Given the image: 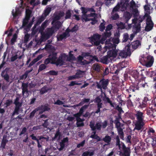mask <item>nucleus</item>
Listing matches in <instances>:
<instances>
[{"label": "nucleus", "mask_w": 156, "mask_h": 156, "mask_svg": "<svg viewBox=\"0 0 156 156\" xmlns=\"http://www.w3.org/2000/svg\"><path fill=\"white\" fill-rule=\"evenodd\" d=\"M66 57L67 55L65 53H61L58 58L57 52L54 51H50L48 58L44 61V64H42L39 66L38 70V72L45 69L47 67L46 65L49 63L55 64L57 66L63 65Z\"/></svg>", "instance_id": "1"}, {"label": "nucleus", "mask_w": 156, "mask_h": 156, "mask_svg": "<svg viewBox=\"0 0 156 156\" xmlns=\"http://www.w3.org/2000/svg\"><path fill=\"white\" fill-rule=\"evenodd\" d=\"M144 113L140 110L135 111L134 115L136 118V121L135 124L134 129L138 131L141 130L145 125Z\"/></svg>", "instance_id": "2"}, {"label": "nucleus", "mask_w": 156, "mask_h": 156, "mask_svg": "<svg viewBox=\"0 0 156 156\" xmlns=\"http://www.w3.org/2000/svg\"><path fill=\"white\" fill-rule=\"evenodd\" d=\"M109 83V80L108 79L102 78L99 82H96L97 86L98 89L101 90L103 88L104 90H106L108 88Z\"/></svg>", "instance_id": "3"}, {"label": "nucleus", "mask_w": 156, "mask_h": 156, "mask_svg": "<svg viewBox=\"0 0 156 156\" xmlns=\"http://www.w3.org/2000/svg\"><path fill=\"white\" fill-rule=\"evenodd\" d=\"M145 65L147 67H151L153 64L154 58L153 56L148 55L146 57L144 58Z\"/></svg>", "instance_id": "4"}, {"label": "nucleus", "mask_w": 156, "mask_h": 156, "mask_svg": "<svg viewBox=\"0 0 156 156\" xmlns=\"http://www.w3.org/2000/svg\"><path fill=\"white\" fill-rule=\"evenodd\" d=\"M122 151H119L120 156H129L130 149L129 148L126 147L123 143L122 144Z\"/></svg>", "instance_id": "5"}, {"label": "nucleus", "mask_w": 156, "mask_h": 156, "mask_svg": "<svg viewBox=\"0 0 156 156\" xmlns=\"http://www.w3.org/2000/svg\"><path fill=\"white\" fill-rule=\"evenodd\" d=\"M89 126L92 131H95L96 130L100 131L101 130L102 127L100 123L99 122H97L95 125L94 123L92 122H90Z\"/></svg>", "instance_id": "6"}, {"label": "nucleus", "mask_w": 156, "mask_h": 156, "mask_svg": "<svg viewBox=\"0 0 156 156\" xmlns=\"http://www.w3.org/2000/svg\"><path fill=\"white\" fill-rule=\"evenodd\" d=\"M120 34L119 32H116L114 34V37L112 39L111 42L115 45L118 44L119 42V38Z\"/></svg>", "instance_id": "7"}, {"label": "nucleus", "mask_w": 156, "mask_h": 156, "mask_svg": "<svg viewBox=\"0 0 156 156\" xmlns=\"http://www.w3.org/2000/svg\"><path fill=\"white\" fill-rule=\"evenodd\" d=\"M118 52V51L115 49L110 50L107 52V56L109 58L116 57Z\"/></svg>", "instance_id": "8"}, {"label": "nucleus", "mask_w": 156, "mask_h": 156, "mask_svg": "<svg viewBox=\"0 0 156 156\" xmlns=\"http://www.w3.org/2000/svg\"><path fill=\"white\" fill-rule=\"evenodd\" d=\"M55 31V29L52 27L51 28H48L47 29L46 34H45V36L47 38H49L54 33Z\"/></svg>", "instance_id": "9"}, {"label": "nucleus", "mask_w": 156, "mask_h": 156, "mask_svg": "<svg viewBox=\"0 0 156 156\" xmlns=\"http://www.w3.org/2000/svg\"><path fill=\"white\" fill-rule=\"evenodd\" d=\"M28 83H22L21 86V88L22 89V93L23 95H24V94L28 93L29 91L28 90Z\"/></svg>", "instance_id": "10"}, {"label": "nucleus", "mask_w": 156, "mask_h": 156, "mask_svg": "<svg viewBox=\"0 0 156 156\" xmlns=\"http://www.w3.org/2000/svg\"><path fill=\"white\" fill-rule=\"evenodd\" d=\"M1 75L2 77L3 78L6 82H9V77L6 69L2 72Z\"/></svg>", "instance_id": "11"}, {"label": "nucleus", "mask_w": 156, "mask_h": 156, "mask_svg": "<svg viewBox=\"0 0 156 156\" xmlns=\"http://www.w3.org/2000/svg\"><path fill=\"white\" fill-rule=\"evenodd\" d=\"M37 108L38 111L42 110H43V112L48 111L50 109L49 107V105L48 104H45V105H41V106L38 107Z\"/></svg>", "instance_id": "12"}, {"label": "nucleus", "mask_w": 156, "mask_h": 156, "mask_svg": "<svg viewBox=\"0 0 156 156\" xmlns=\"http://www.w3.org/2000/svg\"><path fill=\"white\" fill-rule=\"evenodd\" d=\"M70 36L69 31H66L63 33L62 34L60 35L58 37V40L59 41H62L64 38H66Z\"/></svg>", "instance_id": "13"}, {"label": "nucleus", "mask_w": 156, "mask_h": 156, "mask_svg": "<svg viewBox=\"0 0 156 156\" xmlns=\"http://www.w3.org/2000/svg\"><path fill=\"white\" fill-rule=\"evenodd\" d=\"M139 87L137 84H133L130 86L128 90L129 92L130 93L131 92H135V90H138Z\"/></svg>", "instance_id": "14"}, {"label": "nucleus", "mask_w": 156, "mask_h": 156, "mask_svg": "<svg viewBox=\"0 0 156 156\" xmlns=\"http://www.w3.org/2000/svg\"><path fill=\"white\" fill-rule=\"evenodd\" d=\"M101 37V35L98 34H95L91 37H89L88 38L90 41H94L97 40H99Z\"/></svg>", "instance_id": "15"}, {"label": "nucleus", "mask_w": 156, "mask_h": 156, "mask_svg": "<svg viewBox=\"0 0 156 156\" xmlns=\"http://www.w3.org/2000/svg\"><path fill=\"white\" fill-rule=\"evenodd\" d=\"M102 140L104 141L106 143V144H105L104 145V146H105L108 145L110 144L111 140V138L110 136L106 135L102 139Z\"/></svg>", "instance_id": "16"}, {"label": "nucleus", "mask_w": 156, "mask_h": 156, "mask_svg": "<svg viewBox=\"0 0 156 156\" xmlns=\"http://www.w3.org/2000/svg\"><path fill=\"white\" fill-rule=\"evenodd\" d=\"M140 24L138 23L133 27V31L134 34H136L140 30Z\"/></svg>", "instance_id": "17"}, {"label": "nucleus", "mask_w": 156, "mask_h": 156, "mask_svg": "<svg viewBox=\"0 0 156 156\" xmlns=\"http://www.w3.org/2000/svg\"><path fill=\"white\" fill-rule=\"evenodd\" d=\"M94 151L88 150L87 151L83 152L82 156H92L94 154Z\"/></svg>", "instance_id": "18"}, {"label": "nucleus", "mask_w": 156, "mask_h": 156, "mask_svg": "<svg viewBox=\"0 0 156 156\" xmlns=\"http://www.w3.org/2000/svg\"><path fill=\"white\" fill-rule=\"evenodd\" d=\"M48 21L46 20L41 24V27L39 29V32H42L45 28L47 26Z\"/></svg>", "instance_id": "19"}, {"label": "nucleus", "mask_w": 156, "mask_h": 156, "mask_svg": "<svg viewBox=\"0 0 156 156\" xmlns=\"http://www.w3.org/2000/svg\"><path fill=\"white\" fill-rule=\"evenodd\" d=\"M111 39H110V40ZM110 41H111V40L108 41V45L105 47V48L106 49H108L109 50L111 49H115L116 45H115L114 43H112L111 42H110Z\"/></svg>", "instance_id": "20"}, {"label": "nucleus", "mask_w": 156, "mask_h": 156, "mask_svg": "<svg viewBox=\"0 0 156 156\" xmlns=\"http://www.w3.org/2000/svg\"><path fill=\"white\" fill-rule=\"evenodd\" d=\"M8 141V140L7 139L6 136H4L2 140L1 145V147L3 149H5V146Z\"/></svg>", "instance_id": "21"}, {"label": "nucleus", "mask_w": 156, "mask_h": 156, "mask_svg": "<svg viewBox=\"0 0 156 156\" xmlns=\"http://www.w3.org/2000/svg\"><path fill=\"white\" fill-rule=\"evenodd\" d=\"M52 27L54 28L55 30L56 29V30H58L61 27L62 23L60 21H55L53 24Z\"/></svg>", "instance_id": "22"}, {"label": "nucleus", "mask_w": 156, "mask_h": 156, "mask_svg": "<svg viewBox=\"0 0 156 156\" xmlns=\"http://www.w3.org/2000/svg\"><path fill=\"white\" fill-rule=\"evenodd\" d=\"M132 45L133 48L136 49L138 46L141 45V43L140 41L136 40L132 43Z\"/></svg>", "instance_id": "23"}, {"label": "nucleus", "mask_w": 156, "mask_h": 156, "mask_svg": "<svg viewBox=\"0 0 156 156\" xmlns=\"http://www.w3.org/2000/svg\"><path fill=\"white\" fill-rule=\"evenodd\" d=\"M140 69H137V68L136 70H134L132 73V75L133 77H134L135 79H137L139 77L138 71H140Z\"/></svg>", "instance_id": "24"}, {"label": "nucleus", "mask_w": 156, "mask_h": 156, "mask_svg": "<svg viewBox=\"0 0 156 156\" xmlns=\"http://www.w3.org/2000/svg\"><path fill=\"white\" fill-rule=\"evenodd\" d=\"M30 137H31L32 140H36L37 141V147L38 148H40L42 146L41 144H40L39 142L40 140H39V138H38V139H37L36 136H34V134L31 135L30 136Z\"/></svg>", "instance_id": "25"}, {"label": "nucleus", "mask_w": 156, "mask_h": 156, "mask_svg": "<svg viewBox=\"0 0 156 156\" xmlns=\"http://www.w3.org/2000/svg\"><path fill=\"white\" fill-rule=\"evenodd\" d=\"M81 9L82 11V13L83 14L82 17H84L87 20H87V16L86 14L88 12V8L82 7L81 8Z\"/></svg>", "instance_id": "26"}, {"label": "nucleus", "mask_w": 156, "mask_h": 156, "mask_svg": "<svg viewBox=\"0 0 156 156\" xmlns=\"http://www.w3.org/2000/svg\"><path fill=\"white\" fill-rule=\"evenodd\" d=\"M103 100L104 101L106 102V103H109L112 107H114L113 104L112 103V101L110 100V99L108 97H107L105 95V96L103 97Z\"/></svg>", "instance_id": "27"}, {"label": "nucleus", "mask_w": 156, "mask_h": 156, "mask_svg": "<svg viewBox=\"0 0 156 156\" xmlns=\"http://www.w3.org/2000/svg\"><path fill=\"white\" fill-rule=\"evenodd\" d=\"M61 136V133L60 132L59 129L58 128L56 130V132L55 134V136L52 138V140H55L58 137V139H59Z\"/></svg>", "instance_id": "28"}, {"label": "nucleus", "mask_w": 156, "mask_h": 156, "mask_svg": "<svg viewBox=\"0 0 156 156\" xmlns=\"http://www.w3.org/2000/svg\"><path fill=\"white\" fill-rule=\"evenodd\" d=\"M94 60L96 61L97 62L99 61V60L96 56L90 55V58H89V61L87 62V64L90 63L92 62Z\"/></svg>", "instance_id": "29"}, {"label": "nucleus", "mask_w": 156, "mask_h": 156, "mask_svg": "<svg viewBox=\"0 0 156 156\" xmlns=\"http://www.w3.org/2000/svg\"><path fill=\"white\" fill-rule=\"evenodd\" d=\"M146 26L145 27V30L147 31H150L151 30L153 27L154 23H146Z\"/></svg>", "instance_id": "30"}, {"label": "nucleus", "mask_w": 156, "mask_h": 156, "mask_svg": "<svg viewBox=\"0 0 156 156\" xmlns=\"http://www.w3.org/2000/svg\"><path fill=\"white\" fill-rule=\"evenodd\" d=\"M124 17L126 23H127L131 17V15L129 12H127L125 14Z\"/></svg>", "instance_id": "31"}, {"label": "nucleus", "mask_w": 156, "mask_h": 156, "mask_svg": "<svg viewBox=\"0 0 156 156\" xmlns=\"http://www.w3.org/2000/svg\"><path fill=\"white\" fill-rule=\"evenodd\" d=\"M111 33L109 32H108L107 31L104 33V34L103 35V37L102 38V40L103 41H105L107 37H109L111 35Z\"/></svg>", "instance_id": "32"}, {"label": "nucleus", "mask_w": 156, "mask_h": 156, "mask_svg": "<svg viewBox=\"0 0 156 156\" xmlns=\"http://www.w3.org/2000/svg\"><path fill=\"white\" fill-rule=\"evenodd\" d=\"M84 72L80 70H78L77 72L76 73L75 75L77 79H79L82 76Z\"/></svg>", "instance_id": "33"}, {"label": "nucleus", "mask_w": 156, "mask_h": 156, "mask_svg": "<svg viewBox=\"0 0 156 156\" xmlns=\"http://www.w3.org/2000/svg\"><path fill=\"white\" fill-rule=\"evenodd\" d=\"M49 90L48 87L46 86H44L41 89L40 91V93L41 94H43L47 92Z\"/></svg>", "instance_id": "34"}, {"label": "nucleus", "mask_w": 156, "mask_h": 156, "mask_svg": "<svg viewBox=\"0 0 156 156\" xmlns=\"http://www.w3.org/2000/svg\"><path fill=\"white\" fill-rule=\"evenodd\" d=\"M127 56V53L125 51H121L119 53V56L121 58H126Z\"/></svg>", "instance_id": "35"}, {"label": "nucleus", "mask_w": 156, "mask_h": 156, "mask_svg": "<svg viewBox=\"0 0 156 156\" xmlns=\"http://www.w3.org/2000/svg\"><path fill=\"white\" fill-rule=\"evenodd\" d=\"M147 75L148 77H152L156 75V73L153 71L149 70L148 71H146Z\"/></svg>", "instance_id": "36"}, {"label": "nucleus", "mask_w": 156, "mask_h": 156, "mask_svg": "<svg viewBox=\"0 0 156 156\" xmlns=\"http://www.w3.org/2000/svg\"><path fill=\"white\" fill-rule=\"evenodd\" d=\"M147 104L143 101L140 102L139 103V105L138 107L139 108L143 109L144 108L147 107Z\"/></svg>", "instance_id": "37"}, {"label": "nucleus", "mask_w": 156, "mask_h": 156, "mask_svg": "<svg viewBox=\"0 0 156 156\" xmlns=\"http://www.w3.org/2000/svg\"><path fill=\"white\" fill-rule=\"evenodd\" d=\"M137 69H140V71H138L139 75V77H141L142 78L144 76V75L143 74V72H144L145 73H146V71H145L144 69H143L142 68L140 67H138L137 68Z\"/></svg>", "instance_id": "38"}, {"label": "nucleus", "mask_w": 156, "mask_h": 156, "mask_svg": "<svg viewBox=\"0 0 156 156\" xmlns=\"http://www.w3.org/2000/svg\"><path fill=\"white\" fill-rule=\"evenodd\" d=\"M129 39V34L127 33H124L123 35V39H122V42H126Z\"/></svg>", "instance_id": "39"}, {"label": "nucleus", "mask_w": 156, "mask_h": 156, "mask_svg": "<svg viewBox=\"0 0 156 156\" xmlns=\"http://www.w3.org/2000/svg\"><path fill=\"white\" fill-rule=\"evenodd\" d=\"M51 11V7H48L44 11V15L45 17H46L48 15Z\"/></svg>", "instance_id": "40"}, {"label": "nucleus", "mask_w": 156, "mask_h": 156, "mask_svg": "<svg viewBox=\"0 0 156 156\" xmlns=\"http://www.w3.org/2000/svg\"><path fill=\"white\" fill-rule=\"evenodd\" d=\"M45 17L43 15H42L40 17L38 18L37 21L36 23L37 24L39 25L42 22H43L45 19Z\"/></svg>", "instance_id": "41"}, {"label": "nucleus", "mask_w": 156, "mask_h": 156, "mask_svg": "<svg viewBox=\"0 0 156 156\" xmlns=\"http://www.w3.org/2000/svg\"><path fill=\"white\" fill-rule=\"evenodd\" d=\"M31 13L32 12L29 9H27L26 12L25 17L28 18V19H30Z\"/></svg>", "instance_id": "42"}, {"label": "nucleus", "mask_w": 156, "mask_h": 156, "mask_svg": "<svg viewBox=\"0 0 156 156\" xmlns=\"http://www.w3.org/2000/svg\"><path fill=\"white\" fill-rule=\"evenodd\" d=\"M114 122L115 125V127L117 128V129L121 128V123L118 119L117 118L115 120Z\"/></svg>", "instance_id": "43"}, {"label": "nucleus", "mask_w": 156, "mask_h": 156, "mask_svg": "<svg viewBox=\"0 0 156 156\" xmlns=\"http://www.w3.org/2000/svg\"><path fill=\"white\" fill-rule=\"evenodd\" d=\"M88 106V105H85L82 106L80 109L79 113L81 115L84 112V110L87 109Z\"/></svg>", "instance_id": "44"}, {"label": "nucleus", "mask_w": 156, "mask_h": 156, "mask_svg": "<svg viewBox=\"0 0 156 156\" xmlns=\"http://www.w3.org/2000/svg\"><path fill=\"white\" fill-rule=\"evenodd\" d=\"M19 98L17 97L15 100L14 103L15 105L16 106H21V103L19 101Z\"/></svg>", "instance_id": "45"}, {"label": "nucleus", "mask_w": 156, "mask_h": 156, "mask_svg": "<svg viewBox=\"0 0 156 156\" xmlns=\"http://www.w3.org/2000/svg\"><path fill=\"white\" fill-rule=\"evenodd\" d=\"M71 13L69 10L67 11L66 13L65 18L66 19H70L71 16Z\"/></svg>", "instance_id": "46"}, {"label": "nucleus", "mask_w": 156, "mask_h": 156, "mask_svg": "<svg viewBox=\"0 0 156 156\" xmlns=\"http://www.w3.org/2000/svg\"><path fill=\"white\" fill-rule=\"evenodd\" d=\"M94 69L96 71L99 72L100 70V67L98 63H95L94 65Z\"/></svg>", "instance_id": "47"}, {"label": "nucleus", "mask_w": 156, "mask_h": 156, "mask_svg": "<svg viewBox=\"0 0 156 156\" xmlns=\"http://www.w3.org/2000/svg\"><path fill=\"white\" fill-rule=\"evenodd\" d=\"M118 29H123L125 28V24L123 23L122 22H120L119 23L117 24Z\"/></svg>", "instance_id": "48"}, {"label": "nucleus", "mask_w": 156, "mask_h": 156, "mask_svg": "<svg viewBox=\"0 0 156 156\" xmlns=\"http://www.w3.org/2000/svg\"><path fill=\"white\" fill-rule=\"evenodd\" d=\"M90 137L97 140V141H99L101 140V138L97 134L96 135H91Z\"/></svg>", "instance_id": "49"}, {"label": "nucleus", "mask_w": 156, "mask_h": 156, "mask_svg": "<svg viewBox=\"0 0 156 156\" xmlns=\"http://www.w3.org/2000/svg\"><path fill=\"white\" fill-rule=\"evenodd\" d=\"M78 26L77 25H75L71 30H69L68 31L69 32H74L76 31L78 29Z\"/></svg>", "instance_id": "50"}, {"label": "nucleus", "mask_w": 156, "mask_h": 156, "mask_svg": "<svg viewBox=\"0 0 156 156\" xmlns=\"http://www.w3.org/2000/svg\"><path fill=\"white\" fill-rule=\"evenodd\" d=\"M29 19H28V18H27L26 17H25V18L24 19L23 21L22 24V26L23 27H26L28 23V21Z\"/></svg>", "instance_id": "51"}, {"label": "nucleus", "mask_w": 156, "mask_h": 156, "mask_svg": "<svg viewBox=\"0 0 156 156\" xmlns=\"http://www.w3.org/2000/svg\"><path fill=\"white\" fill-rule=\"evenodd\" d=\"M105 23L104 22L101 23L99 26V30L102 32L104 31L105 28Z\"/></svg>", "instance_id": "52"}, {"label": "nucleus", "mask_w": 156, "mask_h": 156, "mask_svg": "<svg viewBox=\"0 0 156 156\" xmlns=\"http://www.w3.org/2000/svg\"><path fill=\"white\" fill-rule=\"evenodd\" d=\"M118 133L119 135H120L121 137H123L124 133L123 131V129L122 128H119L117 129Z\"/></svg>", "instance_id": "53"}, {"label": "nucleus", "mask_w": 156, "mask_h": 156, "mask_svg": "<svg viewBox=\"0 0 156 156\" xmlns=\"http://www.w3.org/2000/svg\"><path fill=\"white\" fill-rule=\"evenodd\" d=\"M48 73L49 75L51 76H56L58 74V72L52 70L48 72Z\"/></svg>", "instance_id": "54"}, {"label": "nucleus", "mask_w": 156, "mask_h": 156, "mask_svg": "<svg viewBox=\"0 0 156 156\" xmlns=\"http://www.w3.org/2000/svg\"><path fill=\"white\" fill-rule=\"evenodd\" d=\"M115 139H116V146H118L119 148H120L121 145L120 144V140L118 136H117Z\"/></svg>", "instance_id": "55"}, {"label": "nucleus", "mask_w": 156, "mask_h": 156, "mask_svg": "<svg viewBox=\"0 0 156 156\" xmlns=\"http://www.w3.org/2000/svg\"><path fill=\"white\" fill-rule=\"evenodd\" d=\"M38 111V110L37 108L35 109L34 110H33V111H32L30 113V116H29L30 118H32L34 116L36 112L37 111Z\"/></svg>", "instance_id": "56"}, {"label": "nucleus", "mask_w": 156, "mask_h": 156, "mask_svg": "<svg viewBox=\"0 0 156 156\" xmlns=\"http://www.w3.org/2000/svg\"><path fill=\"white\" fill-rule=\"evenodd\" d=\"M83 56L84 58H86L87 57H89V58H90V55H90V53L89 52H83L81 54Z\"/></svg>", "instance_id": "57"}, {"label": "nucleus", "mask_w": 156, "mask_h": 156, "mask_svg": "<svg viewBox=\"0 0 156 156\" xmlns=\"http://www.w3.org/2000/svg\"><path fill=\"white\" fill-rule=\"evenodd\" d=\"M124 68V66L122 67H121L120 66L118 65L117 68V69L116 70V71L114 73V74L116 75L118 74L119 71L122 69V68Z\"/></svg>", "instance_id": "58"}, {"label": "nucleus", "mask_w": 156, "mask_h": 156, "mask_svg": "<svg viewBox=\"0 0 156 156\" xmlns=\"http://www.w3.org/2000/svg\"><path fill=\"white\" fill-rule=\"evenodd\" d=\"M17 38V35L16 34H14L13 37L11 40V42L12 44H13L16 42Z\"/></svg>", "instance_id": "59"}, {"label": "nucleus", "mask_w": 156, "mask_h": 156, "mask_svg": "<svg viewBox=\"0 0 156 156\" xmlns=\"http://www.w3.org/2000/svg\"><path fill=\"white\" fill-rule=\"evenodd\" d=\"M60 17L58 15V14L55 16L54 18H53V21L52 22V24H53L56 21L59 20L60 19Z\"/></svg>", "instance_id": "60"}, {"label": "nucleus", "mask_w": 156, "mask_h": 156, "mask_svg": "<svg viewBox=\"0 0 156 156\" xmlns=\"http://www.w3.org/2000/svg\"><path fill=\"white\" fill-rule=\"evenodd\" d=\"M59 145H60V147L58 149V150L59 151H61L63 150V149L64 148L65 144V143H63L61 141V142H60Z\"/></svg>", "instance_id": "61"}, {"label": "nucleus", "mask_w": 156, "mask_h": 156, "mask_svg": "<svg viewBox=\"0 0 156 156\" xmlns=\"http://www.w3.org/2000/svg\"><path fill=\"white\" fill-rule=\"evenodd\" d=\"M30 37V35L28 34H25L24 37V42L27 43L29 41V38Z\"/></svg>", "instance_id": "62"}, {"label": "nucleus", "mask_w": 156, "mask_h": 156, "mask_svg": "<svg viewBox=\"0 0 156 156\" xmlns=\"http://www.w3.org/2000/svg\"><path fill=\"white\" fill-rule=\"evenodd\" d=\"M85 140H83L81 142H80V143L79 144H78L77 145V148H79L81 147H83L84 146V145L85 144Z\"/></svg>", "instance_id": "63"}, {"label": "nucleus", "mask_w": 156, "mask_h": 156, "mask_svg": "<svg viewBox=\"0 0 156 156\" xmlns=\"http://www.w3.org/2000/svg\"><path fill=\"white\" fill-rule=\"evenodd\" d=\"M12 103V100L8 99L6 101L5 104L6 105V107H8L10 106Z\"/></svg>", "instance_id": "64"}]
</instances>
